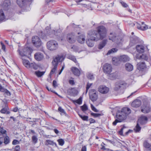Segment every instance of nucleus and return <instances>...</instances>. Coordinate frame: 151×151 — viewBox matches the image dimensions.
I'll return each instance as SVG.
<instances>
[{
	"label": "nucleus",
	"instance_id": "39",
	"mask_svg": "<svg viewBox=\"0 0 151 151\" xmlns=\"http://www.w3.org/2000/svg\"><path fill=\"white\" fill-rule=\"evenodd\" d=\"M80 108L82 111L83 112L85 111L88 109V106L85 104H84L83 105L81 106Z\"/></svg>",
	"mask_w": 151,
	"mask_h": 151
},
{
	"label": "nucleus",
	"instance_id": "38",
	"mask_svg": "<svg viewBox=\"0 0 151 151\" xmlns=\"http://www.w3.org/2000/svg\"><path fill=\"white\" fill-rule=\"evenodd\" d=\"M67 57L68 59L72 60L75 63H76V59L74 56L71 55H67Z\"/></svg>",
	"mask_w": 151,
	"mask_h": 151
},
{
	"label": "nucleus",
	"instance_id": "9",
	"mask_svg": "<svg viewBox=\"0 0 151 151\" xmlns=\"http://www.w3.org/2000/svg\"><path fill=\"white\" fill-rule=\"evenodd\" d=\"M32 42L36 47H39L41 45V42L40 38L37 36L33 37L32 38Z\"/></svg>",
	"mask_w": 151,
	"mask_h": 151
},
{
	"label": "nucleus",
	"instance_id": "15",
	"mask_svg": "<svg viewBox=\"0 0 151 151\" xmlns=\"http://www.w3.org/2000/svg\"><path fill=\"white\" fill-rule=\"evenodd\" d=\"M141 104V101L139 100L136 99L134 100L131 104V106L134 107H139Z\"/></svg>",
	"mask_w": 151,
	"mask_h": 151
},
{
	"label": "nucleus",
	"instance_id": "36",
	"mask_svg": "<svg viewBox=\"0 0 151 151\" xmlns=\"http://www.w3.org/2000/svg\"><path fill=\"white\" fill-rule=\"evenodd\" d=\"M45 73V72L44 71L41 72L39 71H37L35 72V74L37 77H40L44 75Z\"/></svg>",
	"mask_w": 151,
	"mask_h": 151
},
{
	"label": "nucleus",
	"instance_id": "35",
	"mask_svg": "<svg viewBox=\"0 0 151 151\" xmlns=\"http://www.w3.org/2000/svg\"><path fill=\"white\" fill-rule=\"evenodd\" d=\"M23 63L24 65L26 68H29L30 66V64L28 60L23 59Z\"/></svg>",
	"mask_w": 151,
	"mask_h": 151
},
{
	"label": "nucleus",
	"instance_id": "61",
	"mask_svg": "<svg viewBox=\"0 0 151 151\" xmlns=\"http://www.w3.org/2000/svg\"><path fill=\"white\" fill-rule=\"evenodd\" d=\"M5 88L2 86V85L0 84V92H3Z\"/></svg>",
	"mask_w": 151,
	"mask_h": 151
},
{
	"label": "nucleus",
	"instance_id": "45",
	"mask_svg": "<svg viewBox=\"0 0 151 151\" xmlns=\"http://www.w3.org/2000/svg\"><path fill=\"white\" fill-rule=\"evenodd\" d=\"M91 115L95 117H98L103 115V114H102L94 113H91Z\"/></svg>",
	"mask_w": 151,
	"mask_h": 151
},
{
	"label": "nucleus",
	"instance_id": "63",
	"mask_svg": "<svg viewBox=\"0 0 151 151\" xmlns=\"http://www.w3.org/2000/svg\"><path fill=\"white\" fill-rule=\"evenodd\" d=\"M69 83L71 85H73L75 84V83L74 80H70L69 81Z\"/></svg>",
	"mask_w": 151,
	"mask_h": 151
},
{
	"label": "nucleus",
	"instance_id": "16",
	"mask_svg": "<svg viewBox=\"0 0 151 151\" xmlns=\"http://www.w3.org/2000/svg\"><path fill=\"white\" fill-rule=\"evenodd\" d=\"M127 128L124 125L123 126L122 128L120 131H119V134L121 135H123V132H125L126 135H128L129 133L132 132L131 130H129L128 131H127L126 129H127Z\"/></svg>",
	"mask_w": 151,
	"mask_h": 151
},
{
	"label": "nucleus",
	"instance_id": "22",
	"mask_svg": "<svg viewBox=\"0 0 151 151\" xmlns=\"http://www.w3.org/2000/svg\"><path fill=\"white\" fill-rule=\"evenodd\" d=\"M32 0H17V3L19 6L20 7H22L27 2H30Z\"/></svg>",
	"mask_w": 151,
	"mask_h": 151
},
{
	"label": "nucleus",
	"instance_id": "19",
	"mask_svg": "<svg viewBox=\"0 0 151 151\" xmlns=\"http://www.w3.org/2000/svg\"><path fill=\"white\" fill-rule=\"evenodd\" d=\"M77 41L81 44H83L85 42V36L83 34H81L77 38Z\"/></svg>",
	"mask_w": 151,
	"mask_h": 151
},
{
	"label": "nucleus",
	"instance_id": "6",
	"mask_svg": "<svg viewBox=\"0 0 151 151\" xmlns=\"http://www.w3.org/2000/svg\"><path fill=\"white\" fill-rule=\"evenodd\" d=\"M47 47L50 50H54L58 47V44L56 41L55 40H50L47 44Z\"/></svg>",
	"mask_w": 151,
	"mask_h": 151
},
{
	"label": "nucleus",
	"instance_id": "47",
	"mask_svg": "<svg viewBox=\"0 0 151 151\" xmlns=\"http://www.w3.org/2000/svg\"><path fill=\"white\" fill-rule=\"evenodd\" d=\"M32 142L34 143V144H36L37 142L38 139L37 138L36 136H33L32 137Z\"/></svg>",
	"mask_w": 151,
	"mask_h": 151
},
{
	"label": "nucleus",
	"instance_id": "13",
	"mask_svg": "<svg viewBox=\"0 0 151 151\" xmlns=\"http://www.w3.org/2000/svg\"><path fill=\"white\" fill-rule=\"evenodd\" d=\"M67 39L68 41L70 43H73L76 41V36L73 34H70L67 36Z\"/></svg>",
	"mask_w": 151,
	"mask_h": 151
},
{
	"label": "nucleus",
	"instance_id": "32",
	"mask_svg": "<svg viewBox=\"0 0 151 151\" xmlns=\"http://www.w3.org/2000/svg\"><path fill=\"white\" fill-rule=\"evenodd\" d=\"M107 42V40H104L100 43L98 46V48L99 49H102L106 45Z\"/></svg>",
	"mask_w": 151,
	"mask_h": 151
},
{
	"label": "nucleus",
	"instance_id": "59",
	"mask_svg": "<svg viewBox=\"0 0 151 151\" xmlns=\"http://www.w3.org/2000/svg\"><path fill=\"white\" fill-rule=\"evenodd\" d=\"M20 146L19 145H17L15 147L14 151H20Z\"/></svg>",
	"mask_w": 151,
	"mask_h": 151
},
{
	"label": "nucleus",
	"instance_id": "55",
	"mask_svg": "<svg viewBox=\"0 0 151 151\" xmlns=\"http://www.w3.org/2000/svg\"><path fill=\"white\" fill-rule=\"evenodd\" d=\"M81 4L83 7L86 8L87 9H89L90 7V5L89 4L87 5L85 4Z\"/></svg>",
	"mask_w": 151,
	"mask_h": 151
},
{
	"label": "nucleus",
	"instance_id": "30",
	"mask_svg": "<svg viewBox=\"0 0 151 151\" xmlns=\"http://www.w3.org/2000/svg\"><path fill=\"white\" fill-rule=\"evenodd\" d=\"M118 76V72H116L115 73L109 74V78L111 80H114L116 79Z\"/></svg>",
	"mask_w": 151,
	"mask_h": 151
},
{
	"label": "nucleus",
	"instance_id": "7",
	"mask_svg": "<svg viewBox=\"0 0 151 151\" xmlns=\"http://www.w3.org/2000/svg\"><path fill=\"white\" fill-rule=\"evenodd\" d=\"M127 84L123 81L117 82L115 83L114 90L115 91H118L124 88L126 86Z\"/></svg>",
	"mask_w": 151,
	"mask_h": 151
},
{
	"label": "nucleus",
	"instance_id": "56",
	"mask_svg": "<svg viewBox=\"0 0 151 151\" xmlns=\"http://www.w3.org/2000/svg\"><path fill=\"white\" fill-rule=\"evenodd\" d=\"M3 92H5L8 96H10L11 95L10 92L6 89H5Z\"/></svg>",
	"mask_w": 151,
	"mask_h": 151
},
{
	"label": "nucleus",
	"instance_id": "43",
	"mask_svg": "<svg viewBox=\"0 0 151 151\" xmlns=\"http://www.w3.org/2000/svg\"><path fill=\"white\" fill-rule=\"evenodd\" d=\"M141 129V127L139 125L138 123H137L134 129V130L136 132H137L139 131Z\"/></svg>",
	"mask_w": 151,
	"mask_h": 151
},
{
	"label": "nucleus",
	"instance_id": "21",
	"mask_svg": "<svg viewBox=\"0 0 151 151\" xmlns=\"http://www.w3.org/2000/svg\"><path fill=\"white\" fill-rule=\"evenodd\" d=\"M120 60L119 57H113L112 58V63L113 64L116 65H118L120 63Z\"/></svg>",
	"mask_w": 151,
	"mask_h": 151
},
{
	"label": "nucleus",
	"instance_id": "41",
	"mask_svg": "<svg viewBox=\"0 0 151 151\" xmlns=\"http://www.w3.org/2000/svg\"><path fill=\"white\" fill-rule=\"evenodd\" d=\"M4 143L6 145L8 144L10 142L9 138L8 136H6L4 138Z\"/></svg>",
	"mask_w": 151,
	"mask_h": 151
},
{
	"label": "nucleus",
	"instance_id": "23",
	"mask_svg": "<svg viewBox=\"0 0 151 151\" xmlns=\"http://www.w3.org/2000/svg\"><path fill=\"white\" fill-rule=\"evenodd\" d=\"M137 68L139 70H142L146 68V66L145 62H140L137 65Z\"/></svg>",
	"mask_w": 151,
	"mask_h": 151
},
{
	"label": "nucleus",
	"instance_id": "42",
	"mask_svg": "<svg viewBox=\"0 0 151 151\" xmlns=\"http://www.w3.org/2000/svg\"><path fill=\"white\" fill-rule=\"evenodd\" d=\"M117 50L116 48H112L111 49L109 50L106 54L107 55H109L111 53H113L115 52H116Z\"/></svg>",
	"mask_w": 151,
	"mask_h": 151
},
{
	"label": "nucleus",
	"instance_id": "44",
	"mask_svg": "<svg viewBox=\"0 0 151 151\" xmlns=\"http://www.w3.org/2000/svg\"><path fill=\"white\" fill-rule=\"evenodd\" d=\"M87 77L88 79L91 80L94 79V77L93 75L91 73H88L87 74Z\"/></svg>",
	"mask_w": 151,
	"mask_h": 151
},
{
	"label": "nucleus",
	"instance_id": "28",
	"mask_svg": "<svg viewBox=\"0 0 151 151\" xmlns=\"http://www.w3.org/2000/svg\"><path fill=\"white\" fill-rule=\"evenodd\" d=\"M71 70L74 75L79 76L80 74V71L76 67H72L71 68Z\"/></svg>",
	"mask_w": 151,
	"mask_h": 151
},
{
	"label": "nucleus",
	"instance_id": "37",
	"mask_svg": "<svg viewBox=\"0 0 151 151\" xmlns=\"http://www.w3.org/2000/svg\"><path fill=\"white\" fill-rule=\"evenodd\" d=\"M148 29H151V27H148V26L146 24H144L143 22H142V25L141 26V30H145Z\"/></svg>",
	"mask_w": 151,
	"mask_h": 151
},
{
	"label": "nucleus",
	"instance_id": "18",
	"mask_svg": "<svg viewBox=\"0 0 151 151\" xmlns=\"http://www.w3.org/2000/svg\"><path fill=\"white\" fill-rule=\"evenodd\" d=\"M139 41L138 38L137 37H131L130 38V45L131 46H132L138 43Z\"/></svg>",
	"mask_w": 151,
	"mask_h": 151
},
{
	"label": "nucleus",
	"instance_id": "49",
	"mask_svg": "<svg viewBox=\"0 0 151 151\" xmlns=\"http://www.w3.org/2000/svg\"><path fill=\"white\" fill-rule=\"evenodd\" d=\"M75 102L79 104H81L82 103V98L80 97L78 99L75 101Z\"/></svg>",
	"mask_w": 151,
	"mask_h": 151
},
{
	"label": "nucleus",
	"instance_id": "26",
	"mask_svg": "<svg viewBox=\"0 0 151 151\" xmlns=\"http://www.w3.org/2000/svg\"><path fill=\"white\" fill-rule=\"evenodd\" d=\"M136 49L137 51L140 53H142L144 51V47L142 45H137L136 47Z\"/></svg>",
	"mask_w": 151,
	"mask_h": 151
},
{
	"label": "nucleus",
	"instance_id": "60",
	"mask_svg": "<svg viewBox=\"0 0 151 151\" xmlns=\"http://www.w3.org/2000/svg\"><path fill=\"white\" fill-rule=\"evenodd\" d=\"M121 121L120 120H118V119H116L113 122V124L114 125H116L117 123L121 122Z\"/></svg>",
	"mask_w": 151,
	"mask_h": 151
},
{
	"label": "nucleus",
	"instance_id": "29",
	"mask_svg": "<svg viewBox=\"0 0 151 151\" xmlns=\"http://www.w3.org/2000/svg\"><path fill=\"white\" fill-rule=\"evenodd\" d=\"M10 4V0H5L3 4V7L5 10H6Z\"/></svg>",
	"mask_w": 151,
	"mask_h": 151
},
{
	"label": "nucleus",
	"instance_id": "25",
	"mask_svg": "<svg viewBox=\"0 0 151 151\" xmlns=\"http://www.w3.org/2000/svg\"><path fill=\"white\" fill-rule=\"evenodd\" d=\"M45 144L46 145H50L53 146L54 145H55V146L56 147H57V145L55 142H54L53 141H52L49 139L46 140L45 142Z\"/></svg>",
	"mask_w": 151,
	"mask_h": 151
},
{
	"label": "nucleus",
	"instance_id": "48",
	"mask_svg": "<svg viewBox=\"0 0 151 151\" xmlns=\"http://www.w3.org/2000/svg\"><path fill=\"white\" fill-rule=\"evenodd\" d=\"M140 57L141 58V59H143L145 60H147L148 59V56L145 54H142L141 55Z\"/></svg>",
	"mask_w": 151,
	"mask_h": 151
},
{
	"label": "nucleus",
	"instance_id": "62",
	"mask_svg": "<svg viewBox=\"0 0 151 151\" xmlns=\"http://www.w3.org/2000/svg\"><path fill=\"white\" fill-rule=\"evenodd\" d=\"M92 85V83H88L86 87V89H88L90 88V87Z\"/></svg>",
	"mask_w": 151,
	"mask_h": 151
},
{
	"label": "nucleus",
	"instance_id": "33",
	"mask_svg": "<svg viewBox=\"0 0 151 151\" xmlns=\"http://www.w3.org/2000/svg\"><path fill=\"white\" fill-rule=\"evenodd\" d=\"M39 68L38 66L35 63H31L30 64V66L29 68L33 69L35 70H37Z\"/></svg>",
	"mask_w": 151,
	"mask_h": 151
},
{
	"label": "nucleus",
	"instance_id": "5",
	"mask_svg": "<svg viewBox=\"0 0 151 151\" xmlns=\"http://www.w3.org/2000/svg\"><path fill=\"white\" fill-rule=\"evenodd\" d=\"M32 49L29 47H24L21 50L18 49V51L19 52V55L22 56H26L28 57L30 55L32 52Z\"/></svg>",
	"mask_w": 151,
	"mask_h": 151
},
{
	"label": "nucleus",
	"instance_id": "46",
	"mask_svg": "<svg viewBox=\"0 0 151 151\" xmlns=\"http://www.w3.org/2000/svg\"><path fill=\"white\" fill-rule=\"evenodd\" d=\"M57 141L59 143V144L61 146H62L64 144V140L62 139H59Z\"/></svg>",
	"mask_w": 151,
	"mask_h": 151
},
{
	"label": "nucleus",
	"instance_id": "53",
	"mask_svg": "<svg viewBox=\"0 0 151 151\" xmlns=\"http://www.w3.org/2000/svg\"><path fill=\"white\" fill-rule=\"evenodd\" d=\"M120 2L121 3L122 6L124 7L127 8L128 6V5H127V4L126 3H125L123 1H121Z\"/></svg>",
	"mask_w": 151,
	"mask_h": 151
},
{
	"label": "nucleus",
	"instance_id": "1",
	"mask_svg": "<svg viewBox=\"0 0 151 151\" xmlns=\"http://www.w3.org/2000/svg\"><path fill=\"white\" fill-rule=\"evenodd\" d=\"M97 30H91L88 33V39L86 40V42L89 47H91L93 46L94 41L103 39L106 35V29L104 26H99L97 28Z\"/></svg>",
	"mask_w": 151,
	"mask_h": 151
},
{
	"label": "nucleus",
	"instance_id": "2",
	"mask_svg": "<svg viewBox=\"0 0 151 151\" xmlns=\"http://www.w3.org/2000/svg\"><path fill=\"white\" fill-rule=\"evenodd\" d=\"M131 112V110L127 107L123 108L121 111H119L117 112L116 114V117L121 121L125 119L127 116Z\"/></svg>",
	"mask_w": 151,
	"mask_h": 151
},
{
	"label": "nucleus",
	"instance_id": "20",
	"mask_svg": "<svg viewBox=\"0 0 151 151\" xmlns=\"http://www.w3.org/2000/svg\"><path fill=\"white\" fill-rule=\"evenodd\" d=\"M145 149L144 151H151V145H150L147 141H145L143 143Z\"/></svg>",
	"mask_w": 151,
	"mask_h": 151
},
{
	"label": "nucleus",
	"instance_id": "11",
	"mask_svg": "<svg viewBox=\"0 0 151 151\" xmlns=\"http://www.w3.org/2000/svg\"><path fill=\"white\" fill-rule=\"evenodd\" d=\"M112 70V67L109 64L106 63L103 66L104 72L106 74H109L111 72Z\"/></svg>",
	"mask_w": 151,
	"mask_h": 151
},
{
	"label": "nucleus",
	"instance_id": "8",
	"mask_svg": "<svg viewBox=\"0 0 151 151\" xmlns=\"http://www.w3.org/2000/svg\"><path fill=\"white\" fill-rule=\"evenodd\" d=\"M89 97L92 101H96L98 97L96 91L95 89L91 90L89 92Z\"/></svg>",
	"mask_w": 151,
	"mask_h": 151
},
{
	"label": "nucleus",
	"instance_id": "34",
	"mask_svg": "<svg viewBox=\"0 0 151 151\" xmlns=\"http://www.w3.org/2000/svg\"><path fill=\"white\" fill-rule=\"evenodd\" d=\"M5 19V17L3 10H0V21H4Z\"/></svg>",
	"mask_w": 151,
	"mask_h": 151
},
{
	"label": "nucleus",
	"instance_id": "17",
	"mask_svg": "<svg viewBox=\"0 0 151 151\" xmlns=\"http://www.w3.org/2000/svg\"><path fill=\"white\" fill-rule=\"evenodd\" d=\"M35 59L37 61L42 60L44 56L43 54L40 52L36 53L34 55Z\"/></svg>",
	"mask_w": 151,
	"mask_h": 151
},
{
	"label": "nucleus",
	"instance_id": "40",
	"mask_svg": "<svg viewBox=\"0 0 151 151\" xmlns=\"http://www.w3.org/2000/svg\"><path fill=\"white\" fill-rule=\"evenodd\" d=\"M79 117L83 121H88V117L87 116H82V115L78 114Z\"/></svg>",
	"mask_w": 151,
	"mask_h": 151
},
{
	"label": "nucleus",
	"instance_id": "52",
	"mask_svg": "<svg viewBox=\"0 0 151 151\" xmlns=\"http://www.w3.org/2000/svg\"><path fill=\"white\" fill-rule=\"evenodd\" d=\"M6 132V131L3 129L2 128L0 127V133L2 134H5Z\"/></svg>",
	"mask_w": 151,
	"mask_h": 151
},
{
	"label": "nucleus",
	"instance_id": "54",
	"mask_svg": "<svg viewBox=\"0 0 151 151\" xmlns=\"http://www.w3.org/2000/svg\"><path fill=\"white\" fill-rule=\"evenodd\" d=\"M91 107L92 110L94 111L95 112H98L99 111L94 106H93L91 104Z\"/></svg>",
	"mask_w": 151,
	"mask_h": 151
},
{
	"label": "nucleus",
	"instance_id": "58",
	"mask_svg": "<svg viewBox=\"0 0 151 151\" xmlns=\"http://www.w3.org/2000/svg\"><path fill=\"white\" fill-rule=\"evenodd\" d=\"M53 86L55 88L57 86V83L56 81L55 80H54L52 82Z\"/></svg>",
	"mask_w": 151,
	"mask_h": 151
},
{
	"label": "nucleus",
	"instance_id": "3",
	"mask_svg": "<svg viewBox=\"0 0 151 151\" xmlns=\"http://www.w3.org/2000/svg\"><path fill=\"white\" fill-rule=\"evenodd\" d=\"M63 60V56L58 55L53 60L52 63L53 67L50 71V75H52L54 73L57 68L58 62H61Z\"/></svg>",
	"mask_w": 151,
	"mask_h": 151
},
{
	"label": "nucleus",
	"instance_id": "14",
	"mask_svg": "<svg viewBox=\"0 0 151 151\" xmlns=\"http://www.w3.org/2000/svg\"><path fill=\"white\" fill-rule=\"evenodd\" d=\"M67 92L69 95L72 96H75L77 95L78 91L74 88H71L68 90Z\"/></svg>",
	"mask_w": 151,
	"mask_h": 151
},
{
	"label": "nucleus",
	"instance_id": "64",
	"mask_svg": "<svg viewBox=\"0 0 151 151\" xmlns=\"http://www.w3.org/2000/svg\"><path fill=\"white\" fill-rule=\"evenodd\" d=\"M81 151H86V146H84L82 147Z\"/></svg>",
	"mask_w": 151,
	"mask_h": 151
},
{
	"label": "nucleus",
	"instance_id": "10",
	"mask_svg": "<svg viewBox=\"0 0 151 151\" xmlns=\"http://www.w3.org/2000/svg\"><path fill=\"white\" fill-rule=\"evenodd\" d=\"M151 110L149 104L144 103L143 106L141 107V111L144 113L149 112Z\"/></svg>",
	"mask_w": 151,
	"mask_h": 151
},
{
	"label": "nucleus",
	"instance_id": "31",
	"mask_svg": "<svg viewBox=\"0 0 151 151\" xmlns=\"http://www.w3.org/2000/svg\"><path fill=\"white\" fill-rule=\"evenodd\" d=\"M147 120V118L145 116H142L140 117L138 120V122L141 124H145Z\"/></svg>",
	"mask_w": 151,
	"mask_h": 151
},
{
	"label": "nucleus",
	"instance_id": "24",
	"mask_svg": "<svg viewBox=\"0 0 151 151\" xmlns=\"http://www.w3.org/2000/svg\"><path fill=\"white\" fill-rule=\"evenodd\" d=\"M126 70L128 71H131L133 69V66L132 65L129 63H127L125 65Z\"/></svg>",
	"mask_w": 151,
	"mask_h": 151
},
{
	"label": "nucleus",
	"instance_id": "57",
	"mask_svg": "<svg viewBox=\"0 0 151 151\" xmlns=\"http://www.w3.org/2000/svg\"><path fill=\"white\" fill-rule=\"evenodd\" d=\"M7 109L6 108H4L2 109L0 111L1 113L3 114H5L6 112Z\"/></svg>",
	"mask_w": 151,
	"mask_h": 151
},
{
	"label": "nucleus",
	"instance_id": "12",
	"mask_svg": "<svg viewBox=\"0 0 151 151\" xmlns=\"http://www.w3.org/2000/svg\"><path fill=\"white\" fill-rule=\"evenodd\" d=\"M109 88L104 85L100 86L98 88V91L102 94L107 93L109 91Z\"/></svg>",
	"mask_w": 151,
	"mask_h": 151
},
{
	"label": "nucleus",
	"instance_id": "50",
	"mask_svg": "<svg viewBox=\"0 0 151 151\" xmlns=\"http://www.w3.org/2000/svg\"><path fill=\"white\" fill-rule=\"evenodd\" d=\"M58 110L61 112V114H65V110L63 109L61 107H59Z\"/></svg>",
	"mask_w": 151,
	"mask_h": 151
},
{
	"label": "nucleus",
	"instance_id": "51",
	"mask_svg": "<svg viewBox=\"0 0 151 151\" xmlns=\"http://www.w3.org/2000/svg\"><path fill=\"white\" fill-rule=\"evenodd\" d=\"M20 142L19 141L16 139H14L13 140L12 142V144L13 145H16L19 144Z\"/></svg>",
	"mask_w": 151,
	"mask_h": 151
},
{
	"label": "nucleus",
	"instance_id": "27",
	"mask_svg": "<svg viewBox=\"0 0 151 151\" xmlns=\"http://www.w3.org/2000/svg\"><path fill=\"white\" fill-rule=\"evenodd\" d=\"M120 61L124 62L129 61V58L126 55H123L120 56Z\"/></svg>",
	"mask_w": 151,
	"mask_h": 151
},
{
	"label": "nucleus",
	"instance_id": "4",
	"mask_svg": "<svg viewBox=\"0 0 151 151\" xmlns=\"http://www.w3.org/2000/svg\"><path fill=\"white\" fill-rule=\"evenodd\" d=\"M109 37V40H112L117 44H122L124 41L123 37L116 36L114 33H110Z\"/></svg>",
	"mask_w": 151,
	"mask_h": 151
}]
</instances>
